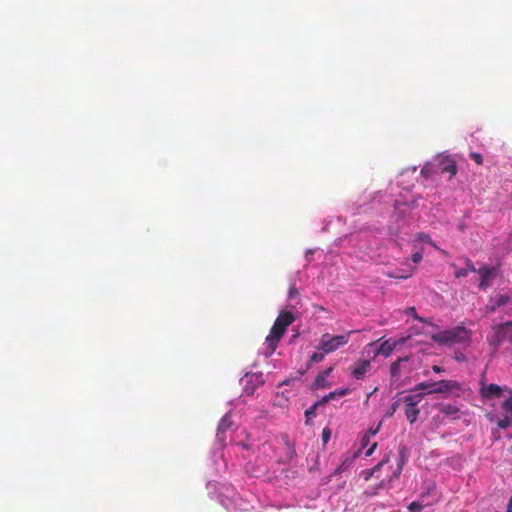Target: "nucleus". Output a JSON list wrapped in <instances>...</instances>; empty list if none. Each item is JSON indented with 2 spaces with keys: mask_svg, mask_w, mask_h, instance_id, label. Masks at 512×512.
Masks as SVG:
<instances>
[{
  "mask_svg": "<svg viewBox=\"0 0 512 512\" xmlns=\"http://www.w3.org/2000/svg\"><path fill=\"white\" fill-rule=\"evenodd\" d=\"M252 500L251 494H240L230 486H223L219 494V502L228 512H250Z\"/></svg>",
  "mask_w": 512,
  "mask_h": 512,
  "instance_id": "f257e3e1",
  "label": "nucleus"
},
{
  "mask_svg": "<svg viewBox=\"0 0 512 512\" xmlns=\"http://www.w3.org/2000/svg\"><path fill=\"white\" fill-rule=\"evenodd\" d=\"M294 321V316L289 311H283L277 317L270 333L265 339L264 355L266 357L271 356L278 345L279 340L285 333L287 327Z\"/></svg>",
  "mask_w": 512,
  "mask_h": 512,
  "instance_id": "f03ea898",
  "label": "nucleus"
},
{
  "mask_svg": "<svg viewBox=\"0 0 512 512\" xmlns=\"http://www.w3.org/2000/svg\"><path fill=\"white\" fill-rule=\"evenodd\" d=\"M457 173V167L454 159L449 155L439 154L428 161L421 169V176L430 178L434 175L448 174L450 179Z\"/></svg>",
  "mask_w": 512,
  "mask_h": 512,
  "instance_id": "7ed1b4c3",
  "label": "nucleus"
},
{
  "mask_svg": "<svg viewBox=\"0 0 512 512\" xmlns=\"http://www.w3.org/2000/svg\"><path fill=\"white\" fill-rule=\"evenodd\" d=\"M432 339L446 346H453L456 344L467 345L471 340V332L463 326H457L448 330L439 331L432 334Z\"/></svg>",
  "mask_w": 512,
  "mask_h": 512,
  "instance_id": "20e7f679",
  "label": "nucleus"
},
{
  "mask_svg": "<svg viewBox=\"0 0 512 512\" xmlns=\"http://www.w3.org/2000/svg\"><path fill=\"white\" fill-rule=\"evenodd\" d=\"M487 341L494 350H497L504 341L512 344V321L493 326Z\"/></svg>",
  "mask_w": 512,
  "mask_h": 512,
  "instance_id": "39448f33",
  "label": "nucleus"
},
{
  "mask_svg": "<svg viewBox=\"0 0 512 512\" xmlns=\"http://www.w3.org/2000/svg\"><path fill=\"white\" fill-rule=\"evenodd\" d=\"M352 331L343 335L325 333L321 336L317 349L324 353H332L349 342Z\"/></svg>",
  "mask_w": 512,
  "mask_h": 512,
  "instance_id": "423d86ee",
  "label": "nucleus"
},
{
  "mask_svg": "<svg viewBox=\"0 0 512 512\" xmlns=\"http://www.w3.org/2000/svg\"><path fill=\"white\" fill-rule=\"evenodd\" d=\"M404 338H401L399 340H394V339H387L385 341H383L382 343H379V341L377 342H373V343H370L367 348L369 350H373L374 351V357L376 356H384V357H389L392 352L394 351V349L398 346V345H401L404 343Z\"/></svg>",
  "mask_w": 512,
  "mask_h": 512,
  "instance_id": "0eeeda50",
  "label": "nucleus"
},
{
  "mask_svg": "<svg viewBox=\"0 0 512 512\" xmlns=\"http://www.w3.org/2000/svg\"><path fill=\"white\" fill-rule=\"evenodd\" d=\"M458 388L459 384L452 380H442L436 383L425 382L417 385V389L420 390L431 389L430 393H445Z\"/></svg>",
  "mask_w": 512,
  "mask_h": 512,
  "instance_id": "6e6552de",
  "label": "nucleus"
},
{
  "mask_svg": "<svg viewBox=\"0 0 512 512\" xmlns=\"http://www.w3.org/2000/svg\"><path fill=\"white\" fill-rule=\"evenodd\" d=\"M423 395V393H417L405 397V415L410 423H414L417 420L420 412L417 405L422 400Z\"/></svg>",
  "mask_w": 512,
  "mask_h": 512,
  "instance_id": "1a4fd4ad",
  "label": "nucleus"
},
{
  "mask_svg": "<svg viewBox=\"0 0 512 512\" xmlns=\"http://www.w3.org/2000/svg\"><path fill=\"white\" fill-rule=\"evenodd\" d=\"M263 382L262 376L255 373H247L241 379V384L247 394H253L255 389Z\"/></svg>",
  "mask_w": 512,
  "mask_h": 512,
  "instance_id": "9d476101",
  "label": "nucleus"
},
{
  "mask_svg": "<svg viewBox=\"0 0 512 512\" xmlns=\"http://www.w3.org/2000/svg\"><path fill=\"white\" fill-rule=\"evenodd\" d=\"M480 275L479 287L482 290H486L492 283L493 279L497 275V269L495 267L483 266L478 270Z\"/></svg>",
  "mask_w": 512,
  "mask_h": 512,
  "instance_id": "9b49d317",
  "label": "nucleus"
},
{
  "mask_svg": "<svg viewBox=\"0 0 512 512\" xmlns=\"http://www.w3.org/2000/svg\"><path fill=\"white\" fill-rule=\"evenodd\" d=\"M512 304V297L509 294H497L490 298L487 303L486 309L489 312H494L497 308Z\"/></svg>",
  "mask_w": 512,
  "mask_h": 512,
  "instance_id": "f8f14e48",
  "label": "nucleus"
},
{
  "mask_svg": "<svg viewBox=\"0 0 512 512\" xmlns=\"http://www.w3.org/2000/svg\"><path fill=\"white\" fill-rule=\"evenodd\" d=\"M503 388L496 384H489L481 388V395L483 398H499L502 395Z\"/></svg>",
  "mask_w": 512,
  "mask_h": 512,
  "instance_id": "ddd939ff",
  "label": "nucleus"
},
{
  "mask_svg": "<svg viewBox=\"0 0 512 512\" xmlns=\"http://www.w3.org/2000/svg\"><path fill=\"white\" fill-rule=\"evenodd\" d=\"M230 413H226L220 420L217 428L216 438L217 441L223 444L225 437L224 432L231 426Z\"/></svg>",
  "mask_w": 512,
  "mask_h": 512,
  "instance_id": "4468645a",
  "label": "nucleus"
},
{
  "mask_svg": "<svg viewBox=\"0 0 512 512\" xmlns=\"http://www.w3.org/2000/svg\"><path fill=\"white\" fill-rule=\"evenodd\" d=\"M370 369V361L363 360L358 362L352 369V376L355 379H362Z\"/></svg>",
  "mask_w": 512,
  "mask_h": 512,
  "instance_id": "2eb2a0df",
  "label": "nucleus"
},
{
  "mask_svg": "<svg viewBox=\"0 0 512 512\" xmlns=\"http://www.w3.org/2000/svg\"><path fill=\"white\" fill-rule=\"evenodd\" d=\"M435 500L426 501V495L422 494L418 500L409 504L408 510L409 512H421L424 507L431 505Z\"/></svg>",
  "mask_w": 512,
  "mask_h": 512,
  "instance_id": "dca6fc26",
  "label": "nucleus"
},
{
  "mask_svg": "<svg viewBox=\"0 0 512 512\" xmlns=\"http://www.w3.org/2000/svg\"><path fill=\"white\" fill-rule=\"evenodd\" d=\"M333 368L330 367L326 370H324L322 373H320L315 381H314V387L316 389H320V388H326L329 386V383L327 381V378L330 376L331 372H332Z\"/></svg>",
  "mask_w": 512,
  "mask_h": 512,
  "instance_id": "f3484780",
  "label": "nucleus"
},
{
  "mask_svg": "<svg viewBox=\"0 0 512 512\" xmlns=\"http://www.w3.org/2000/svg\"><path fill=\"white\" fill-rule=\"evenodd\" d=\"M440 412L452 419L459 418V408L452 404H442L440 406Z\"/></svg>",
  "mask_w": 512,
  "mask_h": 512,
  "instance_id": "a211bd4d",
  "label": "nucleus"
},
{
  "mask_svg": "<svg viewBox=\"0 0 512 512\" xmlns=\"http://www.w3.org/2000/svg\"><path fill=\"white\" fill-rule=\"evenodd\" d=\"M475 271H476V268L473 265V263L470 260L466 259V267L456 269L454 274H455L456 278H461V277H466L469 272H475Z\"/></svg>",
  "mask_w": 512,
  "mask_h": 512,
  "instance_id": "6ab92c4d",
  "label": "nucleus"
},
{
  "mask_svg": "<svg viewBox=\"0 0 512 512\" xmlns=\"http://www.w3.org/2000/svg\"><path fill=\"white\" fill-rule=\"evenodd\" d=\"M388 462V458H384L382 461H380L376 466H374L372 469L365 470L362 472L364 479L367 481L369 480L376 472H378L381 467Z\"/></svg>",
  "mask_w": 512,
  "mask_h": 512,
  "instance_id": "aec40b11",
  "label": "nucleus"
},
{
  "mask_svg": "<svg viewBox=\"0 0 512 512\" xmlns=\"http://www.w3.org/2000/svg\"><path fill=\"white\" fill-rule=\"evenodd\" d=\"M414 205H415V200L408 201L406 199H403V200L397 199L395 201V210L402 213L404 211V209H402V207L412 208Z\"/></svg>",
  "mask_w": 512,
  "mask_h": 512,
  "instance_id": "412c9836",
  "label": "nucleus"
},
{
  "mask_svg": "<svg viewBox=\"0 0 512 512\" xmlns=\"http://www.w3.org/2000/svg\"><path fill=\"white\" fill-rule=\"evenodd\" d=\"M348 392H349L348 388H344V389H340V390H336V391L330 392L328 395H326L322 399V403H326V402L330 401L331 399H334L336 396H340V397L345 396Z\"/></svg>",
  "mask_w": 512,
  "mask_h": 512,
  "instance_id": "4be33fe9",
  "label": "nucleus"
},
{
  "mask_svg": "<svg viewBox=\"0 0 512 512\" xmlns=\"http://www.w3.org/2000/svg\"><path fill=\"white\" fill-rule=\"evenodd\" d=\"M512 424V416L505 414L503 418L499 419L497 425L501 429H506Z\"/></svg>",
  "mask_w": 512,
  "mask_h": 512,
  "instance_id": "5701e85b",
  "label": "nucleus"
},
{
  "mask_svg": "<svg viewBox=\"0 0 512 512\" xmlns=\"http://www.w3.org/2000/svg\"><path fill=\"white\" fill-rule=\"evenodd\" d=\"M321 402H317L315 404H313L311 407H309L306 411H305V417H306V423H309V421L315 417L316 415V409H317V406L320 404Z\"/></svg>",
  "mask_w": 512,
  "mask_h": 512,
  "instance_id": "b1692460",
  "label": "nucleus"
},
{
  "mask_svg": "<svg viewBox=\"0 0 512 512\" xmlns=\"http://www.w3.org/2000/svg\"><path fill=\"white\" fill-rule=\"evenodd\" d=\"M502 409L505 414L512 416V397L506 399L502 404Z\"/></svg>",
  "mask_w": 512,
  "mask_h": 512,
  "instance_id": "393cba45",
  "label": "nucleus"
},
{
  "mask_svg": "<svg viewBox=\"0 0 512 512\" xmlns=\"http://www.w3.org/2000/svg\"><path fill=\"white\" fill-rule=\"evenodd\" d=\"M418 239L421 241V242H424V243H428L430 245H432L433 247H435L436 249H438V247L435 245V243L431 240L430 236L427 235V234H420L418 236Z\"/></svg>",
  "mask_w": 512,
  "mask_h": 512,
  "instance_id": "a878e982",
  "label": "nucleus"
},
{
  "mask_svg": "<svg viewBox=\"0 0 512 512\" xmlns=\"http://www.w3.org/2000/svg\"><path fill=\"white\" fill-rule=\"evenodd\" d=\"M325 354H326V353H324V352H322V353H318V352H316V353H314V354L311 356V358H310V359H311V361H312V362H315V363H317V362H321V361L324 359V355H325Z\"/></svg>",
  "mask_w": 512,
  "mask_h": 512,
  "instance_id": "bb28decb",
  "label": "nucleus"
},
{
  "mask_svg": "<svg viewBox=\"0 0 512 512\" xmlns=\"http://www.w3.org/2000/svg\"><path fill=\"white\" fill-rule=\"evenodd\" d=\"M470 157L479 165H481L483 162V157L479 153L473 152L471 153Z\"/></svg>",
  "mask_w": 512,
  "mask_h": 512,
  "instance_id": "cd10ccee",
  "label": "nucleus"
},
{
  "mask_svg": "<svg viewBox=\"0 0 512 512\" xmlns=\"http://www.w3.org/2000/svg\"><path fill=\"white\" fill-rule=\"evenodd\" d=\"M370 435L368 434H365L361 440V450L364 449L365 447H367L369 444H370Z\"/></svg>",
  "mask_w": 512,
  "mask_h": 512,
  "instance_id": "c85d7f7f",
  "label": "nucleus"
},
{
  "mask_svg": "<svg viewBox=\"0 0 512 512\" xmlns=\"http://www.w3.org/2000/svg\"><path fill=\"white\" fill-rule=\"evenodd\" d=\"M376 447H377V443L376 442L372 443L371 446L369 447V449L365 452V456L366 457L371 456L373 454V452L375 451Z\"/></svg>",
  "mask_w": 512,
  "mask_h": 512,
  "instance_id": "c756f323",
  "label": "nucleus"
},
{
  "mask_svg": "<svg viewBox=\"0 0 512 512\" xmlns=\"http://www.w3.org/2000/svg\"><path fill=\"white\" fill-rule=\"evenodd\" d=\"M422 259V253L421 252H416L413 254L412 256V260L415 264L419 263Z\"/></svg>",
  "mask_w": 512,
  "mask_h": 512,
  "instance_id": "7c9ffc66",
  "label": "nucleus"
},
{
  "mask_svg": "<svg viewBox=\"0 0 512 512\" xmlns=\"http://www.w3.org/2000/svg\"><path fill=\"white\" fill-rule=\"evenodd\" d=\"M379 429L380 424H378L376 428L369 429V431L366 434L370 435V437H374L378 433Z\"/></svg>",
  "mask_w": 512,
  "mask_h": 512,
  "instance_id": "2f4dec72",
  "label": "nucleus"
},
{
  "mask_svg": "<svg viewBox=\"0 0 512 512\" xmlns=\"http://www.w3.org/2000/svg\"><path fill=\"white\" fill-rule=\"evenodd\" d=\"M323 441L327 442L330 439V431L328 429H324L322 432Z\"/></svg>",
  "mask_w": 512,
  "mask_h": 512,
  "instance_id": "473e14b6",
  "label": "nucleus"
},
{
  "mask_svg": "<svg viewBox=\"0 0 512 512\" xmlns=\"http://www.w3.org/2000/svg\"><path fill=\"white\" fill-rule=\"evenodd\" d=\"M298 292L294 285H291L289 289V298H292L294 295H296Z\"/></svg>",
  "mask_w": 512,
  "mask_h": 512,
  "instance_id": "72a5a7b5",
  "label": "nucleus"
},
{
  "mask_svg": "<svg viewBox=\"0 0 512 512\" xmlns=\"http://www.w3.org/2000/svg\"><path fill=\"white\" fill-rule=\"evenodd\" d=\"M432 369H433V371H434V372H436V373H440V372H442V371H443V370H442V368H441V367H439V366H437V365H434V366L432 367Z\"/></svg>",
  "mask_w": 512,
  "mask_h": 512,
  "instance_id": "f704fd0d",
  "label": "nucleus"
},
{
  "mask_svg": "<svg viewBox=\"0 0 512 512\" xmlns=\"http://www.w3.org/2000/svg\"><path fill=\"white\" fill-rule=\"evenodd\" d=\"M240 445L245 450H250L252 448V445L250 444L241 443Z\"/></svg>",
  "mask_w": 512,
  "mask_h": 512,
  "instance_id": "c9c22d12",
  "label": "nucleus"
},
{
  "mask_svg": "<svg viewBox=\"0 0 512 512\" xmlns=\"http://www.w3.org/2000/svg\"><path fill=\"white\" fill-rule=\"evenodd\" d=\"M411 274H412V271H409L407 274H404V275H398L397 277H398V278L406 279V278H408Z\"/></svg>",
  "mask_w": 512,
  "mask_h": 512,
  "instance_id": "e433bc0d",
  "label": "nucleus"
},
{
  "mask_svg": "<svg viewBox=\"0 0 512 512\" xmlns=\"http://www.w3.org/2000/svg\"><path fill=\"white\" fill-rule=\"evenodd\" d=\"M401 470H402V466L399 465L396 476H398L400 474Z\"/></svg>",
  "mask_w": 512,
  "mask_h": 512,
  "instance_id": "4c0bfd02",
  "label": "nucleus"
},
{
  "mask_svg": "<svg viewBox=\"0 0 512 512\" xmlns=\"http://www.w3.org/2000/svg\"><path fill=\"white\" fill-rule=\"evenodd\" d=\"M508 507H509V508H512V496H511V498L509 499Z\"/></svg>",
  "mask_w": 512,
  "mask_h": 512,
  "instance_id": "58836bf2",
  "label": "nucleus"
},
{
  "mask_svg": "<svg viewBox=\"0 0 512 512\" xmlns=\"http://www.w3.org/2000/svg\"><path fill=\"white\" fill-rule=\"evenodd\" d=\"M434 489H435V487H434V486H432V487L428 486V494H429L432 490H434Z\"/></svg>",
  "mask_w": 512,
  "mask_h": 512,
  "instance_id": "ea45409f",
  "label": "nucleus"
},
{
  "mask_svg": "<svg viewBox=\"0 0 512 512\" xmlns=\"http://www.w3.org/2000/svg\"><path fill=\"white\" fill-rule=\"evenodd\" d=\"M214 456L217 457L219 460H222V454H219V455L214 454Z\"/></svg>",
  "mask_w": 512,
  "mask_h": 512,
  "instance_id": "a19ab883",
  "label": "nucleus"
},
{
  "mask_svg": "<svg viewBox=\"0 0 512 512\" xmlns=\"http://www.w3.org/2000/svg\"><path fill=\"white\" fill-rule=\"evenodd\" d=\"M395 369H396V364H393V365L391 366V370H392V372H394V370H395Z\"/></svg>",
  "mask_w": 512,
  "mask_h": 512,
  "instance_id": "79ce46f5",
  "label": "nucleus"
},
{
  "mask_svg": "<svg viewBox=\"0 0 512 512\" xmlns=\"http://www.w3.org/2000/svg\"><path fill=\"white\" fill-rule=\"evenodd\" d=\"M416 169H417V168L414 166V167L411 169L412 173H414V172L416 171Z\"/></svg>",
  "mask_w": 512,
  "mask_h": 512,
  "instance_id": "37998d69",
  "label": "nucleus"
},
{
  "mask_svg": "<svg viewBox=\"0 0 512 512\" xmlns=\"http://www.w3.org/2000/svg\"><path fill=\"white\" fill-rule=\"evenodd\" d=\"M506 512H512V508L507 507V511Z\"/></svg>",
  "mask_w": 512,
  "mask_h": 512,
  "instance_id": "c03bdc74",
  "label": "nucleus"
},
{
  "mask_svg": "<svg viewBox=\"0 0 512 512\" xmlns=\"http://www.w3.org/2000/svg\"><path fill=\"white\" fill-rule=\"evenodd\" d=\"M507 392L511 395L512 394V390L510 389H507Z\"/></svg>",
  "mask_w": 512,
  "mask_h": 512,
  "instance_id": "a18cd8bd",
  "label": "nucleus"
}]
</instances>
